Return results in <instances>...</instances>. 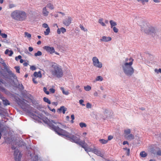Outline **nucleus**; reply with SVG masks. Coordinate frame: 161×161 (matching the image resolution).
<instances>
[{
	"label": "nucleus",
	"mask_w": 161,
	"mask_h": 161,
	"mask_svg": "<svg viewBox=\"0 0 161 161\" xmlns=\"http://www.w3.org/2000/svg\"><path fill=\"white\" fill-rule=\"evenodd\" d=\"M44 122L48 125L50 127L54 130L59 135L65 136L67 138L72 142L75 143L81 146L82 147L84 148L86 144L84 141H82L79 137L68 133L65 130L60 128L61 124L58 122H55L53 120L50 121L48 119H45Z\"/></svg>",
	"instance_id": "f257e3e1"
},
{
	"label": "nucleus",
	"mask_w": 161,
	"mask_h": 161,
	"mask_svg": "<svg viewBox=\"0 0 161 161\" xmlns=\"http://www.w3.org/2000/svg\"><path fill=\"white\" fill-rule=\"evenodd\" d=\"M133 59L131 58H127L122 65L123 71L125 75L130 76L133 74L134 70L132 65Z\"/></svg>",
	"instance_id": "f03ea898"
},
{
	"label": "nucleus",
	"mask_w": 161,
	"mask_h": 161,
	"mask_svg": "<svg viewBox=\"0 0 161 161\" xmlns=\"http://www.w3.org/2000/svg\"><path fill=\"white\" fill-rule=\"evenodd\" d=\"M50 71L52 75L57 78H60L63 75V72L61 67L55 63H52Z\"/></svg>",
	"instance_id": "7ed1b4c3"
},
{
	"label": "nucleus",
	"mask_w": 161,
	"mask_h": 161,
	"mask_svg": "<svg viewBox=\"0 0 161 161\" xmlns=\"http://www.w3.org/2000/svg\"><path fill=\"white\" fill-rule=\"evenodd\" d=\"M11 16L15 20L18 21H23L26 18V14L24 11L15 10L11 13Z\"/></svg>",
	"instance_id": "20e7f679"
},
{
	"label": "nucleus",
	"mask_w": 161,
	"mask_h": 161,
	"mask_svg": "<svg viewBox=\"0 0 161 161\" xmlns=\"http://www.w3.org/2000/svg\"><path fill=\"white\" fill-rule=\"evenodd\" d=\"M150 25L148 23L143 22L141 25L142 30L147 34L153 36L155 34V29Z\"/></svg>",
	"instance_id": "39448f33"
},
{
	"label": "nucleus",
	"mask_w": 161,
	"mask_h": 161,
	"mask_svg": "<svg viewBox=\"0 0 161 161\" xmlns=\"http://www.w3.org/2000/svg\"><path fill=\"white\" fill-rule=\"evenodd\" d=\"M92 145V144L91 142H88L87 143L84 148L85 151L87 153L89 152H92L97 156L103 157V155L101 153V152L99 150L97 149L94 147H93V148L90 147Z\"/></svg>",
	"instance_id": "423d86ee"
},
{
	"label": "nucleus",
	"mask_w": 161,
	"mask_h": 161,
	"mask_svg": "<svg viewBox=\"0 0 161 161\" xmlns=\"http://www.w3.org/2000/svg\"><path fill=\"white\" fill-rule=\"evenodd\" d=\"M92 61L93 65L96 68L101 69L102 67V63L99 61L98 58L97 57H93Z\"/></svg>",
	"instance_id": "0eeeda50"
},
{
	"label": "nucleus",
	"mask_w": 161,
	"mask_h": 161,
	"mask_svg": "<svg viewBox=\"0 0 161 161\" xmlns=\"http://www.w3.org/2000/svg\"><path fill=\"white\" fill-rule=\"evenodd\" d=\"M22 155L18 150L14 151V158L16 161H20Z\"/></svg>",
	"instance_id": "6e6552de"
},
{
	"label": "nucleus",
	"mask_w": 161,
	"mask_h": 161,
	"mask_svg": "<svg viewBox=\"0 0 161 161\" xmlns=\"http://www.w3.org/2000/svg\"><path fill=\"white\" fill-rule=\"evenodd\" d=\"M72 18L68 16L66 17L63 21V24L66 26H68L70 25L71 23Z\"/></svg>",
	"instance_id": "1a4fd4ad"
},
{
	"label": "nucleus",
	"mask_w": 161,
	"mask_h": 161,
	"mask_svg": "<svg viewBox=\"0 0 161 161\" xmlns=\"http://www.w3.org/2000/svg\"><path fill=\"white\" fill-rule=\"evenodd\" d=\"M43 49L50 54H53L54 52V48L53 47L45 46L43 47Z\"/></svg>",
	"instance_id": "9d476101"
},
{
	"label": "nucleus",
	"mask_w": 161,
	"mask_h": 161,
	"mask_svg": "<svg viewBox=\"0 0 161 161\" xmlns=\"http://www.w3.org/2000/svg\"><path fill=\"white\" fill-rule=\"evenodd\" d=\"M100 41L102 42H108L112 40V38L110 36H103L100 39Z\"/></svg>",
	"instance_id": "9b49d317"
},
{
	"label": "nucleus",
	"mask_w": 161,
	"mask_h": 161,
	"mask_svg": "<svg viewBox=\"0 0 161 161\" xmlns=\"http://www.w3.org/2000/svg\"><path fill=\"white\" fill-rule=\"evenodd\" d=\"M42 12V14L45 16H47L49 13V12L47 9L46 7H45L43 8Z\"/></svg>",
	"instance_id": "f8f14e48"
},
{
	"label": "nucleus",
	"mask_w": 161,
	"mask_h": 161,
	"mask_svg": "<svg viewBox=\"0 0 161 161\" xmlns=\"http://www.w3.org/2000/svg\"><path fill=\"white\" fill-rule=\"evenodd\" d=\"M2 64L3 65V66L4 69L7 70V71L8 73L12 75V76H13V75H14L12 73L11 71L9 69L6 64L5 63H3Z\"/></svg>",
	"instance_id": "ddd939ff"
},
{
	"label": "nucleus",
	"mask_w": 161,
	"mask_h": 161,
	"mask_svg": "<svg viewBox=\"0 0 161 161\" xmlns=\"http://www.w3.org/2000/svg\"><path fill=\"white\" fill-rule=\"evenodd\" d=\"M19 105L23 109L25 108V107H26L27 104H26L25 102L22 100L20 101L18 103Z\"/></svg>",
	"instance_id": "4468645a"
},
{
	"label": "nucleus",
	"mask_w": 161,
	"mask_h": 161,
	"mask_svg": "<svg viewBox=\"0 0 161 161\" xmlns=\"http://www.w3.org/2000/svg\"><path fill=\"white\" fill-rule=\"evenodd\" d=\"M67 110V108H65L64 106H61L59 108H58L57 110V111H59V112H61L62 111L63 114L65 113V111Z\"/></svg>",
	"instance_id": "2eb2a0df"
},
{
	"label": "nucleus",
	"mask_w": 161,
	"mask_h": 161,
	"mask_svg": "<svg viewBox=\"0 0 161 161\" xmlns=\"http://www.w3.org/2000/svg\"><path fill=\"white\" fill-rule=\"evenodd\" d=\"M66 32V29L64 27H61L60 28H58L57 30V33L59 34L61 32L63 33Z\"/></svg>",
	"instance_id": "dca6fc26"
},
{
	"label": "nucleus",
	"mask_w": 161,
	"mask_h": 161,
	"mask_svg": "<svg viewBox=\"0 0 161 161\" xmlns=\"http://www.w3.org/2000/svg\"><path fill=\"white\" fill-rule=\"evenodd\" d=\"M34 76L36 77L41 78L42 75L40 71L38 72H35L34 73Z\"/></svg>",
	"instance_id": "f3484780"
},
{
	"label": "nucleus",
	"mask_w": 161,
	"mask_h": 161,
	"mask_svg": "<svg viewBox=\"0 0 161 161\" xmlns=\"http://www.w3.org/2000/svg\"><path fill=\"white\" fill-rule=\"evenodd\" d=\"M103 77L101 76L98 75L96 77V78L95 80H94V82L97 81H103Z\"/></svg>",
	"instance_id": "a211bd4d"
},
{
	"label": "nucleus",
	"mask_w": 161,
	"mask_h": 161,
	"mask_svg": "<svg viewBox=\"0 0 161 161\" xmlns=\"http://www.w3.org/2000/svg\"><path fill=\"white\" fill-rule=\"evenodd\" d=\"M13 53V52L12 50H9L8 49H6L5 52V54H7L10 56H11Z\"/></svg>",
	"instance_id": "6ab92c4d"
},
{
	"label": "nucleus",
	"mask_w": 161,
	"mask_h": 161,
	"mask_svg": "<svg viewBox=\"0 0 161 161\" xmlns=\"http://www.w3.org/2000/svg\"><path fill=\"white\" fill-rule=\"evenodd\" d=\"M60 89L62 91V92L63 94L66 95H68L69 94V90H66V91L65 90L63 87H61L60 88Z\"/></svg>",
	"instance_id": "aec40b11"
},
{
	"label": "nucleus",
	"mask_w": 161,
	"mask_h": 161,
	"mask_svg": "<svg viewBox=\"0 0 161 161\" xmlns=\"http://www.w3.org/2000/svg\"><path fill=\"white\" fill-rule=\"evenodd\" d=\"M109 23L111 28H112L114 27H115L117 25L116 22L113 20H110L109 21Z\"/></svg>",
	"instance_id": "412c9836"
},
{
	"label": "nucleus",
	"mask_w": 161,
	"mask_h": 161,
	"mask_svg": "<svg viewBox=\"0 0 161 161\" xmlns=\"http://www.w3.org/2000/svg\"><path fill=\"white\" fill-rule=\"evenodd\" d=\"M149 0H136L139 3H142V5H144L147 3Z\"/></svg>",
	"instance_id": "4be33fe9"
},
{
	"label": "nucleus",
	"mask_w": 161,
	"mask_h": 161,
	"mask_svg": "<svg viewBox=\"0 0 161 161\" xmlns=\"http://www.w3.org/2000/svg\"><path fill=\"white\" fill-rule=\"evenodd\" d=\"M47 8H48L50 9H53L54 8V6L53 4L51 3H48L47 4L46 6Z\"/></svg>",
	"instance_id": "5701e85b"
},
{
	"label": "nucleus",
	"mask_w": 161,
	"mask_h": 161,
	"mask_svg": "<svg viewBox=\"0 0 161 161\" xmlns=\"http://www.w3.org/2000/svg\"><path fill=\"white\" fill-rule=\"evenodd\" d=\"M128 140H132L134 138V136L132 134H130L126 136Z\"/></svg>",
	"instance_id": "b1692460"
},
{
	"label": "nucleus",
	"mask_w": 161,
	"mask_h": 161,
	"mask_svg": "<svg viewBox=\"0 0 161 161\" xmlns=\"http://www.w3.org/2000/svg\"><path fill=\"white\" fill-rule=\"evenodd\" d=\"M98 22L100 23L102 26H106V24L103 21V19L102 18L100 19H99Z\"/></svg>",
	"instance_id": "393cba45"
},
{
	"label": "nucleus",
	"mask_w": 161,
	"mask_h": 161,
	"mask_svg": "<svg viewBox=\"0 0 161 161\" xmlns=\"http://www.w3.org/2000/svg\"><path fill=\"white\" fill-rule=\"evenodd\" d=\"M147 155V154L144 151H142L140 153V155L142 158L146 157Z\"/></svg>",
	"instance_id": "a878e982"
},
{
	"label": "nucleus",
	"mask_w": 161,
	"mask_h": 161,
	"mask_svg": "<svg viewBox=\"0 0 161 161\" xmlns=\"http://www.w3.org/2000/svg\"><path fill=\"white\" fill-rule=\"evenodd\" d=\"M91 87L89 85H87L84 87V90L86 91H89L91 89Z\"/></svg>",
	"instance_id": "bb28decb"
},
{
	"label": "nucleus",
	"mask_w": 161,
	"mask_h": 161,
	"mask_svg": "<svg viewBox=\"0 0 161 161\" xmlns=\"http://www.w3.org/2000/svg\"><path fill=\"white\" fill-rule=\"evenodd\" d=\"M100 143L103 144H105L107 143L108 142V140H105L104 139H100L99 140Z\"/></svg>",
	"instance_id": "cd10ccee"
},
{
	"label": "nucleus",
	"mask_w": 161,
	"mask_h": 161,
	"mask_svg": "<svg viewBox=\"0 0 161 161\" xmlns=\"http://www.w3.org/2000/svg\"><path fill=\"white\" fill-rule=\"evenodd\" d=\"M50 32V29L49 27L47 28L46 31L44 32V34L45 35H48L49 33Z\"/></svg>",
	"instance_id": "c85d7f7f"
},
{
	"label": "nucleus",
	"mask_w": 161,
	"mask_h": 161,
	"mask_svg": "<svg viewBox=\"0 0 161 161\" xmlns=\"http://www.w3.org/2000/svg\"><path fill=\"white\" fill-rule=\"evenodd\" d=\"M43 100L45 102L49 104H50L51 103V101L47 97H44L43 98Z\"/></svg>",
	"instance_id": "c756f323"
},
{
	"label": "nucleus",
	"mask_w": 161,
	"mask_h": 161,
	"mask_svg": "<svg viewBox=\"0 0 161 161\" xmlns=\"http://www.w3.org/2000/svg\"><path fill=\"white\" fill-rule=\"evenodd\" d=\"M131 132V130L130 129H127L125 130L124 131V133L126 135L130 134Z\"/></svg>",
	"instance_id": "7c9ffc66"
},
{
	"label": "nucleus",
	"mask_w": 161,
	"mask_h": 161,
	"mask_svg": "<svg viewBox=\"0 0 161 161\" xmlns=\"http://www.w3.org/2000/svg\"><path fill=\"white\" fill-rule=\"evenodd\" d=\"M79 125L81 128L86 127V125L84 123L80 122L79 123Z\"/></svg>",
	"instance_id": "2f4dec72"
},
{
	"label": "nucleus",
	"mask_w": 161,
	"mask_h": 161,
	"mask_svg": "<svg viewBox=\"0 0 161 161\" xmlns=\"http://www.w3.org/2000/svg\"><path fill=\"white\" fill-rule=\"evenodd\" d=\"M25 36L27 37L28 38H30L31 37V35L30 34L28 33L27 32H25Z\"/></svg>",
	"instance_id": "473e14b6"
},
{
	"label": "nucleus",
	"mask_w": 161,
	"mask_h": 161,
	"mask_svg": "<svg viewBox=\"0 0 161 161\" xmlns=\"http://www.w3.org/2000/svg\"><path fill=\"white\" fill-rule=\"evenodd\" d=\"M42 53L40 51H38L36 53L34 54V55L36 57L37 56H40L42 55Z\"/></svg>",
	"instance_id": "72a5a7b5"
},
{
	"label": "nucleus",
	"mask_w": 161,
	"mask_h": 161,
	"mask_svg": "<svg viewBox=\"0 0 161 161\" xmlns=\"http://www.w3.org/2000/svg\"><path fill=\"white\" fill-rule=\"evenodd\" d=\"M80 27L82 30L86 32L87 31V29L86 28H85L84 26L81 25H80Z\"/></svg>",
	"instance_id": "f704fd0d"
},
{
	"label": "nucleus",
	"mask_w": 161,
	"mask_h": 161,
	"mask_svg": "<svg viewBox=\"0 0 161 161\" xmlns=\"http://www.w3.org/2000/svg\"><path fill=\"white\" fill-rule=\"evenodd\" d=\"M92 107V105L91 103H87L86 104V107L87 108H91Z\"/></svg>",
	"instance_id": "c9c22d12"
},
{
	"label": "nucleus",
	"mask_w": 161,
	"mask_h": 161,
	"mask_svg": "<svg viewBox=\"0 0 161 161\" xmlns=\"http://www.w3.org/2000/svg\"><path fill=\"white\" fill-rule=\"evenodd\" d=\"M84 102V101L82 99L80 100L79 101V103L80 105L82 106H85V105L84 103H83Z\"/></svg>",
	"instance_id": "e433bc0d"
},
{
	"label": "nucleus",
	"mask_w": 161,
	"mask_h": 161,
	"mask_svg": "<svg viewBox=\"0 0 161 161\" xmlns=\"http://www.w3.org/2000/svg\"><path fill=\"white\" fill-rule=\"evenodd\" d=\"M154 71L157 74H158L159 73H161V69H155Z\"/></svg>",
	"instance_id": "4c0bfd02"
},
{
	"label": "nucleus",
	"mask_w": 161,
	"mask_h": 161,
	"mask_svg": "<svg viewBox=\"0 0 161 161\" xmlns=\"http://www.w3.org/2000/svg\"><path fill=\"white\" fill-rule=\"evenodd\" d=\"M3 102L4 104L6 105H7L9 104V101L8 100H3Z\"/></svg>",
	"instance_id": "58836bf2"
},
{
	"label": "nucleus",
	"mask_w": 161,
	"mask_h": 161,
	"mask_svg": "<svg viewBox=\"0 0 161 161\" xmlns=\"http://www.w3.org/2000/svg\"><path fill=\"white\" fill-rule=\"evenodd\" d=\"M9 8H11L15 7V5L13 3H10L9 5Z\"/></svg>",
	"instance_id": "ea45409f"
},
{
	"label": "nucleus",
	"mask_w": 161,
	"mask_h": 161,
	"mask_svg": "<svg viewBox=\"0 0 161 161\" xmlns=\"http://www.w3.org/2000/svg\"><path fill=\"white\" fill-rule=\"evenodd\" d=\"M43 91L47 94L48 95L49 94V92L47 91V89L45 87L43 88Z\"/></svg>",
	"instance_id": "a19ab883"
},
{
	"label": "nucleus",
	"mask_w": 161,
	"mask_h": 161,
	"mask_svg": "<svg viewBox=\"0 0 161 161\" xmlns=\"http://www.w3.org/2000/svg\"><path fill=\"white\" fill-rule=\"evenodd\" d=\"M42 27L45 28H47L49 27L48 26V25L45 23H44L42 24Z\"/></svg>",
	"instance_id": "79ce46f5"
},
{
	"label": "nucleus",
	"mask_w": 161,
	"mask_h": 161,
	"mask_svg": "<svg viewBox=\"0 0 161 161\" xmlns=\"http://www.w3.org/2000/svg\"><path fill=\"white\" fill-rule=\"evenodd\" d=\"M112 28H113L114 32L115 33H117L118 32V29L117 28H116L115 26L113 27Z\"/></svg>",
	"instance_id": "37998d69"
},
{
	"label": "nucleus",
	"mask_w": 161,
	"mask_h": 161,
	"mask_svg": "<svg viewBox=\"0 0 161 161\" xmlns=\"http://www.w3.org/2000/svg\"><path fill=\"white\" fill-rule=\"evenodd\" d=\"M1 36H2V37L3 38H7V34L5 33H2Z\"/></svg>",
	"instance_id": "c03bdc74"
},
{
	"label": "nucleus",
	"mask_w": 161,
	"mask_h": 161,
	"mask_svg": "<svg viewBox=\"0 0 161 161\" xmlns=\"http://www.w3.org/2000/svg\"><path fill=\"white\" fill-rule=\"evenodd\" d=\"M21 57H22L21 55H19L18 56L15 57V59L16 61H18L19 59H20L21 58Z\"/></svg>",
	"instance_id": "a18cd8bd"
},
{
	"label": "nucleus",
	"mask_w": 161,
	"mask_h": 161,
	"mask_svg": "<svg viewBox=\"0 0 161 161\" xmlns=\"http://www.w3.org/2000/svg\"><path fill=\"white\" fill-rule=\"evenodd\" d=\"M15 68L16 69V72L18 73H19V68L18 67L15 66Z\"/></svg>",
	"instance_id": "49530a36"
},
{
	"label": "nucleus",
	"mask_w": 161,
	"mask_h": 161,
	"mask_svg": "<svg viewBox=\"0 0 161 161\" xmlns=\"http://www.w3.org/2000/svg\"><path fill=\"white\" fill-rule=\"evenodd\" d=\"M76 88L79 90L80 92H81L82 91L80 88V86L79 85H77L75 87Z\"/></svg>",
	"instance_id": "de8ad7c7"
},
{
	"label": "nucleus",
	"mask_w": 161,
	"mask_h": 161,
	"mask_svg": "<svg viewBox=\"0 0 161 161\" xmlns=\"http://www.w3.org/2000/svg\"><path fill=\"white\" fill-rule=\"evenodd\" d=\"M124 149L125 150H127V155H129L130 154V149H128L127 147H125L124 148Z\"/></svg>",
	"instance_id": "09e8293b"
},
{
	"label": "nucleus",
	"mask_w": 161,
	"mask_h": 161,
	"mask_svg": "<svg viewBox=\"0 0 161 161\" xmlns=\"http://www.w3.org/2000/svg\"><path fill=\"white\" fill-rule=\"evenodd\" d=\"M113 136L111 135L109 136L108 137V141H110L113 138Z\"/></svg>",
	"instance_id": "8fccbe9b"
},
{
	"label": "nucleus",
	"mask_w": 161,
	"mask_h": 161,
	"mask_svg": "<svg viewBox=\"0 0 161 161\" xmlns=\"http://www.w3.org/2000/svg\"><path fill=\"white\" fill-rule=\"evenodd\" d=\"M49 91L51 93H53L55 92V90L53 88H50L49 89Z\"/></svg>",
	"instance_id": "3c124183"
},
{
	"label": "nucleus",
	"mask_w": 161,
	"mask_h": 161,
	"mask_svg": "<svg viewBox=\"0 0 161 161\" xmlns=\"http://www.w3.org/2000/svg\"><path fill=\"white\" fill-rule=\"evenodd\" d=\"M30 69L32 70H35L36 69V67L34 66H31L30 67Z\"/></svg>",
	"instance_id": "603ef678"
},
{
	"label": "nucleus",
	"mask_w": 161,
	"mask_h": 161,
	"mask_svg": "<svg viewBox=\"0 0 161 161\" xmlns=\"http://www.w3.org/2000/svg\"><path fill=\"white\" fill-rule=\"evenodd\" d=\"M36 78H33L32 80L33 82L35 84H37L38 82L36 80Z\"/></svg>",
	"instance_id": "864d4df0"
},
{
	"label": "nucleus",
	"mask_w": 161,
	"mask_h": 161,
	"mask_svg": "<svg viewBox=\"0 0 161 161\" xmlns=\"http://www.w3.org/2000/svg\"><path fill=\"white\" fill-rule=\"evenodd\" d=\"M157 154L159 156L161 155V150L158 151L157 153Z\"/></svg>",
	"instance_id": "5fc2aeb1"
},
{
	"label": "nucleus",
	"mask_w": 161,
	"mask_h": 161,
	"mask_svg": "<svg viewBox=\"0 0 161 161\" xmlns=\"http://www.w3.org/2000/svg\"><path fill=\"white\" fill-rule=\"evenodd\" d=\"M123 145H125V144H127L129 145V143L127 141H125L123 142Z\"/></svg>",
	"instance_id": "6e6d98bb"
},
{
	"label": "nucleus",
	"mask_w": 161,
	"mask_h": 161,
	"mask_svg": "<svg viewBox=\"0 0 161 161\" xmlns=\"http://www.w3.org/2000/svg\"><path fill=\"white\" fill-rule=\"evenodd\" d=\"M29 50L30 52H32L33 50V48L31 47H29Z\"/></svg>",
	"instance_id": "4d7b16f0"
},
{
	"label": "nucleus",
	"mask_w": 161,
	"mask_h": 161,
	"mask_svg": "<svg viewBox=\"0 0 161 161\" xmlns=\"http://www.w3.org/2000/svg\"><path fill=\"white\" fill-rule=\"evenodd\" d=\"M58 103L57 102H53L52 103V104L53 105H55V106H57V105H58Z\"/></svg>",
	"instance_id": "13d9d810"
},
{
	"label": "nucleus",
	"mask_w": 161,
	"mask_h": 161,
	"mask_svg": "<svg viewBox=\"0 0 161 161\" xmlns=\"http://www.w3.org/2000/svg\"><path fill=\"white\" fill-rule=\"evenodd\" d=\"M153 1L156 3H158L160 2V1L159 0H152Z\"/></svg>",
	"instance_id": "bf43d9fd"
},
{
	"label": "nucleus",
	"mask_w": 161,
	"mask_h": 161,
	"mask_svg": "<svg viewBox=\"0 0 161 161\" xmlns=\"http://www.w3.org/2000/svg\"><path fill=\"white\" fill-rule=\"evenodd\" d=\"M71 117L73 120L75 119V116L73 114H72L71 115Z\"/></svg>",
	"instance_id": "052dcab7"
},
{
	"label": "nucleus",
	"mask_w": 161,
	"mask_h": 161,
	"mask_svg": "<svg viewBox=\"0 0 161 161\" xmlns=\"http://www.w3.org/2000/svg\"><path fill=\"white\" fill-rule=\"evenodd\" d=\"M108 112H109L108 110L106 109L104 112V114H105L106 113H107Z\"/></svg>",
	"instance_id": "680f3d73"
},
{
	"label": "nucleus",
	"mask_w": 161,
	"mask_h": 161,
	"mask_svg": "<svg viewBox=\"0 0 161 161\" xmlns=\"http://www.w3.org/2000/svg\"><path fill=\"white\" fill-rule=\"evenodd\" d=\"M98 93L97 92H95L94 93V96H97Z\"/></svg>",
	"instance_id": "e2e57ef3"
},
{
	"label": "nucleus",
	"mask_w": 161,
	"mask_h": 161,
	"mask_svg": "<svg viewBox=\"0 0 161 161\" xmlns=\"http://www.w3.org/2000/svg\"><path fill=\"white\" fill-rule=\"evenodd\" d=\"M35 158L36 159L35 161H37L38 160V156L36 155L35 157Z\"/></svg>",
	"instance_id": "0e129e2a"
},
{
	"label": "nucleus",
	"mask_w": 161,
	"mask_h": 161,
	"mask_svg": "<svg viewBox=\"0 0 161 161\" xmlns=\"http://www.w3.org/2000/svg\"><path fill=\"white\" fill-rule=\"evenodd\" d=\"M58 13L62 14L63 15H65L64 14V13L61 12H59Z\"/></svg>",
	"instance_id": "69168bd1"
},
{
	"label": "nucleus",
	"mask_w": 161,
	"mask_h": 161,
	"mask_svg": "<svg viewBox=\"0 0 161 161\" xmlns=\"http://www.w3.org/2000/svg\"><path fill=\"white\" fill-rule=\"evenodd\" d=\"M51 111H52V112H53L54 113H55V111H56L55 109L54 108L52 109Z\"/></svg>",
	"instance_id": "338daca9"
},
{
	"label": "nucleus",
	"mask_w": 161,
	"mask_h": 161,
	"mask_svg": "<svg viewBox=\"0 0 161 161\" xmlns=\"http://www.w3.org/2000/svg\"><path fill=\"white\" fill-rule=\"evenodd\" d=\"M41 43V41H38L37 42V44H38V45H40V44Z\"/></svg>",
	"instance_id": "774afa93"
}]
</instances>
